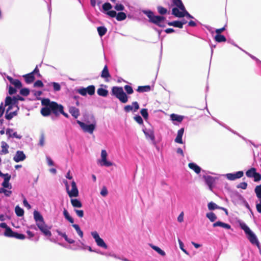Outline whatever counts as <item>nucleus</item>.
<instances>
[{
	"label": "nucleus",
	"instance_id": "nucleus-1",
	"mask_svg": "<svg viewBox=\"0 0 261 261\" xmlns=\"http://www.w3.org/2000/svg\"><path fill=\"white\" fill-rule=\"evenodd\" d=\"M41 104L43 107L41 110V114L43 116L47 117L53 113L56 116L62 114L66 118L68 117V114L63 111V107L57 102L51 101L48 99H43L41 101Z\"/></svg>",
	"mask_w": 261,
	"mask_h": 261
},
{
	"label": "nucleus",
	"instance_id": "nucleus-2",
	"mask_svg": "<svg viewBox=\"0 0 261 261\" xmlns=\"http://www.w3.org/2000/svg\"><path fill=\"white\" fill-rule=\"evenodd\" d=\"M5 106L8 107L5 117L7 120H11L17 115V112L19 110V108L16 105V100L7 96L5 100Z\"/></svg>",
	"mask_w": 261,
	"mask_h": 261
},
{
	"label": "nucleus",
	"instance_id": "nucleus-3",
	"mask_svg": "<svg viewBox=\"0 0 261 261\" xmlns=\"http://www.w3.org/2000/svg\"><path fill=\"white\" fill-rule=\"evenodd\" d=\"M76 123L79 125L81 129L84 133L92 135L95 130L97 126V122L94 117H91L90 120L82 122L76 120Z\"/></svg>",
	"mask_w": 261,
	"mask_h": 261
},
{
	"label": "nucleus",
	"instance_id": "nucleus-4",
	"mask_svg": "<svg viewBox=\"0 0 261 261\" xmlns=\"http://www.w3.org/2000/svg\"><path fill=\"white\" fill-rule=\"evenodd\" d=\"M238 223L240 227L244 231L250 243L253 245H256L257 247H259V243L255 233L243 221H239Z\"/></svg>",
	"mask_w": 261,
	"mask_h": 261
},
{
	"label": "nucleus",
	"instance_id": "nucleus-5",
	"mask_svg": "<svg viewBox=\"0 0 261 261\" xmlns=\"http://www.w3.org/2000/svg\"><path fill=\"white\" fill-rule=\"evenodd\" d=\"M63 183L65 186L66 192L69 197H76L79 196V190L76 182L73 180L71 182H68L66 180H64Z\"/></svg>",
	"mask_w": 261,
	"mask_h": 261
},
{
	"label": "nucleus",
	"instance_id": "nucleus-6",
	"mask_svg": "<svg viewBox=\"0 0 261 261\" xmlns=\"http://www.w3.org/2000/svg\"><path fill=\"white\" fill-rule=\"evenodd\" d=\"M111 94L118 98L122 103H125L128 101V96L124 92L122 87H113L112 88Z\"/></svg>",
	"mask_w": 261,
	"mask_h": 261
},
{
	"label": "nucleus",
	"instance_id": "nucleus-7",
	"mask_svg": "<svg viewBox=\"0 0 261 261\" xmlns=\"http://www.w3.org/2000/svg\"><path fill=\"white\" fill-rule=\"evenodd\" d=\"M143 12L149 18L150 22L158 25L160 27H165V17L160 16H155L153 12L149 10H144Z\"/></svg>",
	"mask_w": 261,
	"mask_h": 261
},
{
	"label": "nucleus",
	"instance_id": "nucleus-8",
	"mask_svg": "<svg viewBox=\"0 0 261 261\" xmlns=\"http://www.w3.org/2000/svg\"><path fill=\"white\" fill-rule=\"evenodd\" d=\"M97 163L101 167H111L113 165V163L108 159V154L105 149L101 151L100 157L97 160Z\"/></svg>",
	"mask_w": 261,
	"mask_h": 261
},
{
	"label": "nucleus",
	"instance_id": "nucleus-9",
	"mask_svg": "<svg viewBox=\"0 0 261 261\" xmlns=\"http://www.w3.org/2000/svg\"><path fill=\"white\" fill-rule=\"evenodd\" d=\"M95 88L93 85L89 86L87 88L81 87L76 89V92L83 96H86L87 94L93 95L95 93Z\"/></svg>",
	"mask_w": 261,
	"mask_h": 261
},
{
	"label": "nucleus",
	"instance_id": "nucleus-10",
	"mask_svg": "<svg viewBox=\"0 0 261 261\" xmlns=\"http://www.w3.org/2000/svg\"><path fill=\"white\" fill-rule=\"evenodd\" d=\"M91 235L94 239V241L96 244V245L101 248L104 249H107L108 246L106 243L101 238L98 234V233L96 231H93L91 232Z\"/></svg>",
	"mask_w": 261,
	"mask_h": 261
},
{
	"label": "nucleus",
	"instance_id": "nucleus-11",
	"mask_svg": "<svg viewBox=\"0 0 261 261\" xmlns=\"http://www.w3.org/2000/svg\"><path fill=\"white\" fill-rule=\"evenodd\" d=\"M37 227L44 236L46 237L48 239L51 240L50 237L51 236V232L50 231V227L47 226L45 223L39 224Z\"/></svg>",
	"mask_w": 261,
	"mask_h": 261
},
{
	"label": "nucleus",
	"instance_id": "nucleus-12",
	"mask_svg": "<svg viewBox=\"0 0 261 261\" xmlns=\"http://www.w3.org/2000/svg\"><path fill=\"white\" fill-rule=\"evenodd\" d=\"M172 14L177 17L186 16L189 18H193V17L186 11L185 8L181 11H179L178 8H173Z\"/></svg>",
	"mask_w": 261,
	"mask_h": 261
},
{
	"label": "nucleus",
	"instance_id": "nucleus-13",
	"mask_svg": "<svg viewBox=\"0 0 261 261\" xmlns=\"http://www.w3.org/2000/svg\"><path fill=\"white\" fill-rule=\"evenodd\" d=\"M203 178L209 189L212 191L217 178L208 175H203Z\"/></svg>",
	"mask_w": 261,
	"mask_h": 261
},
{
	"label": "nucleus",
	"instance_id": "nucleus-14",
	"mask_svg": "<svg viewBox=\"0 0 261 261\" xmlns=\"http://www.w3.org/2000/svg\"><path fill=\"white\" fill-rule=\"evenodd\" d=\"M244 175V172L242 171H239L235 173H227L224 176L230 180H234L237 179L241 178Z\"/></svg>",
	"mask_w": 261,
	"mask_h": 261
},
{
	"label": "nucleus",
	"instance_id": "nucleus-15",
	"mask_svg": "<svg viewBox=\"0 0 261 261\" xmlns=\"http://www.w3.org/2000/svg\"><path fill=\"white\" fill-rule=\"evenodd\" d=\"M6 134L8 136V138H16L20 139L22 138V136L19 135L13 129L8 128L6 130Z\"/></svg>",
	"mask_w": 261,
	"mask_h": 261
},
{
	"label": "nucleus",
	"instance_id": "nucleus-16",
	"mask_svg": "<svg viewBox=\"0 0 261 261\" xmlns=\"http://www.w3.org/2000/svg\"><path fill=\"white\" fill-rule=\"evenodd\" d=\"M142 130L144 133L146 139L150 140L151 141H154L155 137L154 135V131L152 129H147L143 128Z\"/></svg>",
	"mask_w": 261,
	"mask_h": 261
},
{
	"label": "nucleus",
	"instance_id": "nucleus-17",
	"mask_svg": "<svg viewBox=\"0 0 261 261\" xmlns=\"http://www.w3.org/2000/svg\"><path fill=\"white\" fill-rule=\"evenodd\" d=\"M25 158L26 156L23 152L22 151L18 150L16 152L15 155L13 157V160L15 162L18 163L19 162L24 161Z\"/></svg>",
	"mask_w": 261,
	"mask_h": 261
},
{
	"label": "nucleus",
	"instance_id": "nucleus-18",
	"mask_svg": "<svg viewBox=\"0 0 261 261\" xmlns=\"http://www.w3.org/2000/svg\"><path fill=\"white\" fill-rule=\"evenodd\" d=\"M170 118L174 125H177V123H180L183 120L184 116L175 114H172L170 115Z\"/></svg>",
	"mask_w": 261,
	"mask_h": 261
},
{
	"label": "nucleus",
	"instance_id": "nucleus-19",
	"mask_svg": "<svg viewBox=\"0 0 261 261\" xmlns=\"http://www.w3.org/2000/svg\"><path fill=\"white\" fill-rule=\"evenodd\" d=\"M34 218L36 222L37 226L39 224H43L45 223L42 216L38 211H35L33 213Z\"/></svg>",
	"mask_w": 261,
	"mask_h": 261
},
{
	"label": "nucleus",
	"instance_id": "nucleus-20",
	"mask_svg": "<svg viewBox=\"0 0 261 261\" xmlns=\"http://www.w3.org/2000/svg\"><path fill=\"white\" fill-rule=\"evenodd\" d=\"M11 175H6V178L4 179V181L2 184V188L11 190L12 188L11 184L9 182L11 179Z\"/></svg>",
	"mask_w": 261,
	"mask_h": 261
},
{
	"label": "nucleus",
	"instance_id": "nucleus-21",
	"mask_svg": "<svg viewBox=\"0 0 261 261\" xmlns=\"http://www.w3.org/2000/svg\"><path fill=\"white\" fill-rule=\"evenodd\" d=\"M8 80L11 83V84L14 86L15 88L20 89L22 87L21 83L20 81L17 79H14L10 76L7 77Z\"/></svg>",
	"mask_w": 261,
	"mask_h": 261
},
{
	"label": "nucleus",
	"instance_id": "nucleus-22",
	"mask_svg": "<svg viewBox=\"0 0 261 261\" xmlns=\"http://www.w3.org/2000/svg\"><path fill=\"white\" fill-rule=\"evenodd\" d=\"M184 133V128H181L179 129L177 132V134L176 138L175 139V142L179 144H182V137Z\"/></svg>",
	"mask_w": 261,
	"mask_h": 261
},
{
	"label": "nucleus",
	"instance_id": "nucleus-23",
	"mask_svg": "<svg viewBox=\"0 0 261 261\" xmlns=\"http://www.w3.org/2000/svg\"><path fill=\"white\" fill-rule=\"evenodd\" d=\"M213 226L214 227H222L225 229H231V226L228 224H227V223H224L223 222H221V221H217L215 223H214L213 224Z\"/></svg>",
	"mask_w": 261,
	"mask_h": 261
},
{
	"label": "nucleus",
	"instance_id": "nucleus-24",
	"mask_svg": "<svg viewBox=\"0 0 261 261\" xmlns=\"http://www.w3.org/2000/svg\"><path fill=\"white\" fill-rule=\"evenodd\" d=\"M1 147L2 150L0 151V154H6L9 153L8 149L9 146L6 142L2 141L1 142Z\"/></svg>",
	"mask_w": 261,
	"mask_h": 261
},
{
	"label": "nucleus",
	"instance_id": "nucleus-25",
	"mask_svg": "<svg viewBox=\"0 0 261 261\" xmlns=\"http://www.w3.org/2000/svg\"><path fill=\"white\" fill-rule=\"evenodd\" d=\"M69 111L71 115L75 119L77 118L78 117L80 116V111L79 109L75 107H70L69 108Z\"/></svg>",
	"mask_w": 261,
	"mask_h": 261
},
{
	"label": "nucleus",
	"instance_id": "nucleus-26",
	"mask_svg": "<svg viewBox=\"0 0 261 261\" xmlns=\"http://www.w3.org/2000/svg\"><path fill=\"white\" fill-rule=\"evenodd\" d=\"M80 244L81 245V249H83V250L88 249L90 252H96L97 253H100L101 255H107V254L104 253L102 252H100V251L98 252V251H96L93 250L90 246L85 245L82 242H80Z\"/></svg>",
	"mask_w": 261,
	"mask_h": 261
},
{
	"label": "nucleus",
	"instance_id": "nucleus-27",
	"mask_svg": "<svg viewBox=\"0 0 261 261\" xmlns=\"http://www.w3.org/2000/svg\"><path fill=\"white\" fill-rule=\"evenodd\" d=\"M188 166L197 174H199L201 171V168L194 163H189Z\"/></svg>",
	"mask_w": 261,
	"mask_h": 261
},
{
	"label": "nucleus",
	"instance_id": "nucleus-28",
	"mask_svg": "<svg viewBox=\"0 0 261 261\" xmlns=\"http://www.w3.org/2000/svg\"><path fill=\"white\" fill-rule=\"evenodd\" d=\"M173 3L176 6L175 8H178L179 11H181L185 8L181 0H173Z\"/></svg>",
	"mask_w": 261,
	"mask_h": 261
},
{
	"label": "nucleus",
	"instance_id": "nucleus-29",
	"mask_svg": "<svg viewBox=\"0 0 261 261\" xmlns=\"http://www.w3.org/2000/svg\"><path fill=\"white\" fill-rule=\"evenodd\" d=\"M72 205L75 208H80L82 206V202L77 199H71Z\"/></svg>",
	"mask_w": 261,
	"mask_h": 261
},
{
	"label": "nucleus",
	"instance_id": "nucleus-30",
	"mask_svg": "<svg viewBox=\"0 0 261 261\" xmlns=\"http://www.w3.org/2000/svg\"><path fill=\"white\" fill-rule=\"evenodd\" d=\"M25 78V80L27 83L30 84L33 82L35 80V77L33 74V72H31L29 74H26L23 76Z\"/></svg>",
	"mask_w": 261,
	"mask_h": 261
},
{
	"label": "nucleus",
	"instance_id": "nucleus-31",
	"mask_svg": "<svg viewBox=\"0 0 261 261\" xmlns=\"http://www.w3.org/2000/svg\"><path fill=\"white\" fill-rule=\"evenodd\" d=\"M97 93L99 96L106 97L108 94V91L106 88L100 87L97 89Z\"/></svg>",
	"mask_w": 261,
	"mask_h": 261
},
{
	"label": "nucleus",
	"instance_id": "nucleus-32",
	"mask_svg": "<svg viewBox=\"0 0 261 261\" xmlns=\"http://www.w3.org/2000/svg\"><path fill=\"white\" fill-rule=\"evenodd\" d=\"M110 76V74L109 73V70H108V67L107 65H106L102 72H101V77H102V78H108V77H109Z\"/></svg>",
	"mask_w": 261,
	"mask_h": 261
},
{
	"label": "nucleus",
	"instance_id": "nucleus-33",
	"mask_svg": "<svg viewBox=\"0 0 261 261\" xmlns=\"http://www.w3.org/2000/svg\"><path fill=\"white\" fill-rule=\"evenodd\" d=\"M63 215L65 219L69 222H70L71 223H73L74 222L73 218L70 216L69 213L66 209H64L63 211Z\"/></svg>",
	"mask_w": 261,
	"mask_h": 261
},
{
	"label": "nucleus",
	"instance_id": "nucleus-34",
	"mask_svg": "<svg viewBox=\"0 0 261 261\" xmlns=\"http://www.w3.org/2000/svg\"><path fill=\"white\" fill-rule=\"evenodd\" d=\"M256 169L254 168H251L249 169L246 172V175L248 177H253L254 176V174L256 173Z\"/></svg>",
	"mask_w": 261,
	"mask_h": 261
},
{
	"label": "nucleus",
	"instance_id": "nucleus-35",
	"mask_svg": "<svg viewBox=\"0 0 261 261\" xmlns=\"http://www.w3.org/2000/svg\"><path fill=\"white\" fill-rule=\"evenodd\" d=\"M72 226L75 229L80 237L82 238L83 237L84 233L83 231L81 229L80 226L77 224H73Z\"/></svg>",
	"mask_w": 261,
	"mask_h": 261
},
{
	"label": "nucleus",
	"instance_id": "nucleus-36",
	"mask_svg": "<svg viewBox=\"0 0 261 261\" xmlns=\"http://www.w3.org/2000/svg\"><path fill=\"white\" fill-rule=\"evenodd\" d=\"M97 31L99 35L102 37L106 34L107 29L105 27H99L97 28Z\"/></svg>",
	"mask_w": 261,
	"mask_h": 261
},
{
	"label": "nucleus",
	"instance_id": "nucleus-37",
	"mask_svg": "<svg viewBox=\"0 0 261 261\" xmlns=\"http://www.w3.org/2000/svg\"><path fill=\"white\" fill-rule=\"evenodd\" d=\"M215 40L218 42H225L226 40L225 37L221 34H217L215 37Z\"/></svg>",
	"mask_w": 261,
	"mask_h": 261
},
{
	"label": "nucleus",
	"instance_id": "nucleus-38",
	"mask_svg": "<svg viewBox=\"0 0 261 261\" xmlns=\"http://www.w3.org/2000/svg\"><path fill=\"white\" fill-rule=\"evenodd\" d=\"M14 233L15 232H13L12 229L9 227H8V228H6V229L4 232V235L8 237H13Z\"/></svg>",
	"mask_w": 261,
	"mask_h": 261
},
{
	"label": "nucleus",
	"instance_id": "nucleus-39",
	"mask_svg": "<svg viewBox=\"0 0 261 261\" xmlns=\"http://www.w3.org/2000/svg\"><path fill=\"white\" fill-rule=\"evenodd\" d=\"M150 90L149 86H139L137 89V91L139 92H148Z\"/></svg>",
	"mask_w": 261,
	"mask_h": 261
},
{
	"label": "nucleus",
	"instance_id": "nucleus-40",
	"mask_svg": "<svg viewBox=\"0 0 261 261\" xmlns=\"http://www.w3.org/2000/svg\"><path fill=\"white\" fill-rule=\"evenodd\" d=\"M206 216L211 222H214L217 218L216 215L213 212L207 213Z\"/></svg>",
	"mask_w": 261,
	"mask_h": 261
},
{
	"label": "nucleus",
	"instance_id": "nucleus-41",
	"mask_svg": "<svg viewBox=\"0 0 261 261\" xmlns=\"http://www.w3.org/2000/svg\"><path fill=\"white\" fill-rule=\"evenodd\" d=\"M168 24L170 26H173L175 27H177L179 28H182V23L179 21H174L172 22H169L168 23Z\"/></svg>",
	"mask_w": 261,
	"mask_h": 261
},
{
	"label": "nucleus",
	"instance_id": "nucleus-42",
	"mask_svg": "<svg viewBox=\"0 0 261 261\" xmlns=\"http://www.w3.org/2000/svg\"><path fill=\"white\" fill-rule=\"evenodd\" d=\"M126 15L124 12H119L116 15V19L118 21H122L125 19Z\"/></svg>",
	"mask_w": 261,
	"mask_h": 261
},
{
	"label": "nucleus",
	"instance_id": "nucleus-43",
	"mask_svg": "<svg viewBox=\"0 0 261 261\" xmlns=\"http://www.w3.org/2000/svg\"><path fill=\"white\" fill-rule=\"evenodd\" d=\"M15 212L16 214L19 217L22 216L24 214L23 209L18 205L15 207Z\"/></svg>",
	"mask_w": 261,
	"mask_h": 261
},
{
	"label": "nucleus",
	"instance_id": "nucleus-44",
	"mask_svg": "<svg viewBox=\"0 0 261 261\" xmlns=\"http://www.w3.org/2000/svg\"><path fill=\"white\" fill-rule=\"evenodd\" d=\"M0 193H4L6 196L9 197L12 194V191L9 189L0 188Z\"/></svg>",
	"mask_w": 261,
	"mask_h": 261
},
{
	"label": "nucleus",
	"instance_id": "nucleus-45",
	"mask_svg": "<svg viewBox=\"0 0 261 261\" xmlns=\"http://www.w3.org/2000/svg\"><path fill=\"white\" fill-rule=\"evenodd\" d=\"M150 246L153 250L156 251L158 253H159L162 256L165 255V252L163 250H162L161 248H160L159 247L154 246V245H151Z\"/></svg>",
	"mask_w": 261,
	"mask_h": 261
},
{
	"label": "nucleus",
	"instance_id": "nucleus-46",
	"mask_svg": "<svg viewBox=\"0 0 261 261\" xmlns=\"http://www.w3.org/2000/svg\"><path fill=\"white\" fill-rule=\"evenodd\" d=\"M208 208L210 210H214L216 209H220V207L218 206L216 203L213 202H211L208 203Z\"/></svg>",
	"mask_w": 261,
	"mask_h": 261
},
{
	"label": "nucleus",
	"instance_id": "nucleus-47",
	"mask_svg": "<svg viewBox=\"0 0 261 261\" xmlns=\"http://www.w3.org/2000/svg\"><path fill=\"white\" fill-rule=\"evenodd\" d=\"M257 197L259 199L261 198V185L257 186L254 190Z\"/></svg>",
	"mask_w": 261,
	"mask_h": 261
},
{
	"label": "nucleus",
	"instance_id": "nucleus-48",
	"mask_svg": "<svg viewBox=\"0 0 261 261\" xmlns=\"http://www.w3.org/2000/svg\"><path fill=\"white\" fill-rule=\"evenodd\" d=\"M112 8V6L109 3H106L102 5V9L105 11H109Z\"/></svg>",
	"mask_w": 261,
	"mask_h": 261
},
{
	"label": "nucleus",
	"instance_id": "nucleus-49",
	"mask_svg": "<svg viewBox=\"0 0 261 261\" xmlns=\"http://www.w3.org/2000/svg\"><path fill=\"white\" fill-rule=\"evenodd\" d=\"M124 88L127 94H132L134 92L132 87L129 85L124 86Z\"/></svg>",
	"mask_w": 261,
	"mask_h": 261
},
{
	"label": "nucleus",
	"instance_id": "nucleus-50",
	"mask_svg": "<svg viewBox=\"0 0 261 261\" xmlns=\"http://www.w3.org/2000/svg\"><path fill=\"white\" fill-rule=\"evenodd\" d=\"M20 93L23 96H28L30 93V90L28 88H22L20 91Z\"/></svg>",
	"mask_w": 261,
	"mask_h": 261
},
{
	"label": "nucleus",
	"instance_id": "nucleus-51",
	"mask_svg": "<svg viewBox=\"0 0 261 261\" xmlns=\"http://www.w3.org/2000/svg\"><path fill=\"white\" fill-rule=\"evenodd\" d=\"M141 114L145 119L148 118V114L146 109H142L140 111Z\"/></svg>",
	"mask_w": 261,
	"mask_h": 261
},
{
	"label": "nucleus",
	"instance_id": "nucleus-52",
	"mask_svg": "<svg viewBox=\"0 0 261 261\" xmlns=\"http://www.w3.org/2000/svg\"><path fill=\"white\" fill-rule=\"evenodd\" d=\"M13 238L19 240H24L25 238V236L23 234L15 232Z\"/></svg>",
	"mask_w": 261,
	"mask_h": 261
},
{
	"label": "nucleus",
	"instance_id": "nucleus-53",
	"mask_svg": "<svg viewBox=\"0 0 261 261\" xmlns=\"http://www.w3.org/2000/svg\"><path fill=\"white\" fill-rule=\"evenodd\" d=\"M134 119L139 124H143V121L140 116H139V115L136 116L135 117H134Z\"/></svg>",
	"mask_w": 261,
	"mask_h": 261
},
{
	"label": "nucleus",
	"instance_id": "nucleus-54",
	"mask_svg": "<svg viewBox=\"0 0 261 261\" xmlns=\"http://www.w3.org/2000/svg\"><path fill=\"white\" fill-rule=\"evenodd\" d=\"M158 12L160 14H165L167 13V9L161 7V6H159L158 7Z\"/></svg>",
	"mask_w": 261,
	"mask_h": 261
},
{
	"label": "nucleus",
	"instance_id": "nucleus-55",
	"mask_svg": "<svg viewBox=\"0 0 261 261\" xmlns=\"http://www.w3.org/2000/svg\"><path fill=\"white\" fill-rule=\"evenodd\" d=\"M52 85L53 86L54 89L55 91H58L60 90L61 86L59 84L56 83V82H53V83H52Z\"/></svg>",
	"mask_w": 261,
	"mask_h": 261
},
{
	"label": "nucleus",
	"instance_id": "nucleus-56",
	"mask_svg": "<svg viewBox=\"0 0 261 261\" xmlns=\"http://www.w3.org/2000/svg\"><path fill=\"white\" fill-rule=\"evenodd\" d=\"M115 9L117 11H123L124 10V7L122 4H117L115 6Z\"/></svg>",
	"mask_w": 261,
	"mask_h": 261
},
{
	"label": "nucleus",
	"instance_id": "nucleus-57",
	"mask_svg": "<svg viewBox=\"0 0 261 261\" xmlns=\"http://www.w3.org/2000/svg\"><path fill=\"white\" fill-rule=\"evenodd\" d=\"M106 14L111 17H116L117 13L115 11L111 10L106 12Z\"/></svg>",
	"mask_w": 261,
	"mask_h": 261
},
{
	"label": "nucleus",
	"instance_id": "nucleus-58",
	"mask_svg": "<svg viewBox=\"0 0 261 261\" xmlns=\"http://www.w3.org/2000/svg\"><path fill=\"white\" fill-rule=\"evenodd\" d=\"M253 178H254V181H255V182L258 181L260 180H261V175L259 173L256 172Z\"/></svg>",
	"mask_w": 261,
	"mask_h": 261
},
{
	"label": "nucleus",
	"instance_id": "nucleus-59",
	"mask_svg": "<svg viewBox=\"0 0 261 261\" xmlns=\"http://www.w3.org/2000/svg\"><path fill=\"white\" fill-rule=\"evenodd\" d=\"M74 211L78 217L82 218L84 216V211L83 210L75 209Z\"/></svg>",
	"mask_w": 261,
	"mask_h": 261
},
{
	"label": "nucleus",
	"instance_id": "nucleus-60",
	"mask_svg": "<svg viewBox=\"0 0 261 261\" xmlns=\"http://www.w3.org/2000/svg\"><path fill=\"white\" fill-rule=\"evenodd\" d=\"M46 159L47 165L48 166H54V163L53 161L51 160V159L50 158V157H49L48 156H46Z\"/></svg>",
	"mask_w": 261,
	"mask_h": 261
},
{
	"label": "nucleus",
	"instance_id": "nucleus-61",
	"mask_svg": "<svg viewBox=\"0 0 261 261\" xmlns=\"http://www.w3.org/2000/svg\"><path fill=\"white\" fill-rule=\"evenodd\" d=\"M247 187V184L245 182H241L237 186L238 188H241L242 189H246Z\"/></svg>",
	"mask_w": 261,
	"mask_h": 261
},
{
	"label": "nucleus",
	"instance_id": "nucleus-62",
	"mask_svg": "<svg viewBox=\"0 0 261 261\" xmlns=\"http://www.w3.org/2000/svg\"><path fill=\"white\" fill-rule=\"evenodd\" d=\"M34 86L35 87H42L43 86V84L42 81L38 80L35 82Z\"/></svg>",
	"mask_w": 261,
	"mask_h": 261
},
{
	"label": "nucleus",
	"instance_id": "nucleus-63",
	"mask_svg": "<svg viewBox=\"0 0 261 261\" xmlns=\"http://www.w3.org/2000/svg\"><path fill=\"white\" fill-rule=\"evenodd\" d=\"M16 89L17 88H15V87L13 88V87H12L11 86H10L9 88V93L10 95H12V94L16 93V92H17Z\"/></svg>",
	"mask_w": 261,
	"mask_h": 261
},
{
	"label": "nucleus",
	"instance_id": "nucleus-64",
	"mask_svg": "<svg viewBox=\"0 0 261 261\" xmlns=\"http://www.w3.org/2000/svg\"><path fill=\"white\" fill-rule=\"evenodd\" d=\"M259 202L256 203V208L257 210V211L261 214V198L259 199Z\"/></svg>",
	"mask_w": 261,
	"mask_h": 261
}]
</instances>
